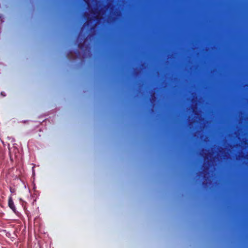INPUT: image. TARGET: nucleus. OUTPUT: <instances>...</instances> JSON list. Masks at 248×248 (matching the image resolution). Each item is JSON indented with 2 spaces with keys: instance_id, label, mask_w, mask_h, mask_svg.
<instances>
[{
  "instance_id": "f257e3e1",
  "label": "nucleus",
  "mask_w": 248,
  "mask_h": 248,
  "mask_svg": "<svg viewBox=\"0 0 248 248\" xmlns=\"http://www.w3.org/2000/svg\"><path fill=\"white\" fill-rule=\"evenodd\" d=\"M9 207L14 211L15 210V206L14 205V202H13V201L12 199L11 198H10L9 200Z\"/></svg>"
}]
</instances>
